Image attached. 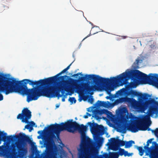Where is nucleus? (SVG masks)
<instances>
[{
  "mask_svg": "<svg viewBox=\"0 0 158 158\" xmlns=\"http://www.w3.org/2000/svg\"><path fill=\"white\" fill-rule=\"evenodd\" d=\"M15 92H17L22 95H27V101L29 102L33 100H37L41 96L47 97H52V94L48 90L42 89L41 86H38L31 89H28L27 85L28 83L32 85V80L25 79L21 81H16L13 78H9Z\"/></svg>",
  "mask_w": 158,
  "mask_h": 158,
  "instance_id": "7ed1b4c3",
  "label": "nucleus"
},
{
  "mask_svg": "<svg viewBox=\"0 0 158 158\" xmlns=\"http://www.w3.org/2000/svg\"><path fill=\"white\" fill-rule=\"evenodd\" d=\"M73 81H88L93 80L94 85H89L84 83L80 85L73 84L72 85L77 93L86 91L88 93L94 91L97 89L98 86L100 84H109L112 83L117 84L120 83L122 85L126 84L125 88H123L120 91L129 90L131 89L135 88L138 85L139 80H146V74L139 70L134 69L131 71H126L116 77L109 78H103L98 75L94 74H86L85 77L79 78V80H74L71 78Z\"/></svg>",
  "mask_w": 158,
  "mask_h": 158,
  "instance_id": "f03ea898",
  "label": "nucleus"
},
{
  "mask_svg": "<svg viewBox=\"0 0 158 158\" xmlns=\"http://www.w3.org/2000/svg\"><path fill=\"white\" fill-rule=\"evenodd\" d=\"M146 149V155L151 158H158V149Z\"/></svg>",
  "mask_w": 158,
  "mask_h": 158,
  "instance_id": "4468645a",
  "label": "nucleus"
},
{
  "mask_svg": "<svg viewBox=\"0 0 158 158\" xmlns=\"http://www.w3.org/2000/svg\"><path fill=\"white\" fill-rule=\"evenodd\" d=\"M43 136H41L40 135H39L37 137V138L38 139H40L41 138L43 139V138H42L43 137Z\"/></svg>",
  "mask_w": 158,
  "mask_h": 158,
  "instance_id": "c03bdc74",
  "label": "nucleus"
},
{
  "mask_svg": "<svg viewBox=\"0 0 158 158\" xmlns=\"http://www.w3.org/2000/svg\"><path fill=\"white\" fill-rule=\"evenodd\" d=\"M148 108L147 114L143 118V121H149L148 126L150 125L151 121L150 117H152L155 114L158 113V102L156 101L153 98H150L149 100L144 102L143 103L142 108L143 111L146 110Z\"/></svg>",
  "mask_w": 158,
  "mask_h": 158,
  "instance_id": "20e7f679",
  "label": "nucleus"
},
{
  "mask_svg": "<svg viewBox=\"0 0 158 158\" xmlns=\"http://www.w3.org/2000/svg\"><path fill=\"white\" fill-rule=\"evenodd\" d=\"M135 141L133 140H130L128 141H126V145H125V148H129L131 147L132 145V144H135Z\"/></svg>",
  "mask_w": 158,
  "mask_h": 158,
  "instance_id": "b1692460",
  "label": "nucleus"
},
{
  "mask_svg": "<svg viewBox=\"0 0 158 158\" xmlns=\"http://www.w3.org/2000/svg\"><path fill=\"white\" fill-rule=\"evenodd\" d=\"M99 158H109V153H104L103 154L100 155Z\"/></svg>",
  "mask_w": 158,
  "mask_h": 158,
  "instance_id": "bb28decb",
  "label": "nucleus"
},
{
  "mask_svg": "<svg viewBox=\"0 0 158 158\" xmlns=\"http://www.w3.org/2000/svg\"><path fill=\"white\" fill-rule=\"evenodd\" d=\"M25 128L29 130L30 132L33 129V127L30 125H27L25 127Z\"/></svg>",
  "mask_w": 158,
  "mask_h": 158,
  "instance_id": "c756f323",
  "label": "nucleus"
},
{
  "mask_svg": "<svg viewBox=\"0 0 158 158\" xmlns=\"http://www.w3.org/2000/svg\"><path fill=\"white\" fill-rule=\"evenodd\" d=\"M142 60H140V57H138L135 60V61L133 63L132 67L133 69H136L139 68V63L141 62Z\"/></svg>",
  "mask_w": 158,
  "mask_h": 158,
  "instance_id": "6ab92c4d",
  "label": "nucleus"
},
{
  "mask_svg": "<svg viewBox=\"0 0 158 158\" xmlns=\"http://www.w3.org/2000/svg\"><path fill=\"white\" fill-rule=\"evenodd\" d=\"M88 124L90 127V131L93 135L94 141L86 136L85 132L87 127L82 124L79 125L73 119L69 120L66 122L60 124L55 123L50 125L47 131L50 132L44 140L40 141L41 148H58L55 145L54 139L59 138L60 132L67 131L70 132H73L74 131H78L81 135V140L79 148H100L104 141V138L99 137L104 134V127L97 123L89 122Z\"/></svg>",
  "mask_w": 158,
  "mask_h": 158,
  "instance_id": "f257e3e1",
  "label": "nucleus"
},
{
  "mask_svg": "<svg viewBox=\"0 0 158 158\" xmlns=\"http://www.w3.org/2000/svg\"><path fill=\"white\" fill-rule=\"evenodd\" d=\"M28 149H0V156L5 158H27Z\"/></svg>",
  "mask_w": 158,
  "mask_h": 158,
  "instance_id": "39448f33",
  "label": "nucleus"
},
{
  "mask_svg": "<svg viewBox=\"0 0 158 158\" xmlns=\"http://www.w3.org/2000/svg\"><path fill=\"white\" fill-rule=\"evenodd\" d=\"M78 151L81 150H96L99 151L100 149H77Z\"/></svg>",
  "mask_w": 158,
  "mask_h": 158,
  "instance_id": "c85d7f7f",
  "label": "nucleus"
},
{
  "mask_svg": "<svg viewBox=\"0 0 158 158\" xmlns=\"http://www.w3.org/2000/svg\"><path fill=\"white\" fill-rule=\"evenodd\" d=\"M98 32V31H96V32H95L93 33V34H95V33H97Z\"/></svg>",
  "mask_w": 158,
  "mask_h": 158,
  "instance_id": "864d4df0",
  "label": "nucleus"
},
{
  "mask_svg": "<svg viewBox=\"0 0 158 158\" xmlns=\"http://www.w3.org/2000/svg\"><path fill=\"white\" fill-rule=\"evenodd\" d=\"M80 75H82V74H81V73H78L77 74H73V75L72 76V77H75L76 76H78Z\"/></svg>",
  "mask_w": 158,
  "mask_h": 158,
  "instance_id": "4c0bfd02",
  "label": "nucleus"
},
{
  "mask_svg": "<svg viewBox=\"0 0 158 158\" xmlns=\"http://www.w3.org/2000/svg\"><path fill=\"white\" fill-rule=\"evenodd\" d=\"M96 104L98 106H103L104 107H106L107 106V104L104 101H101L98 100Z\"/></svg>",
  "mask_w": 158,
  "mask_h": 158,
  "instance_id": "5701e85b",
  "label": "nucleus"
},
{
  "mask_svg": "<svg viewBox=\"0 0 158 158\" xmlns=\"http://www.w3.org/2000/svg\"><path fill=\"white\" fill-rule=\"evenodd\" d=\"M48 78L45 79H41L38 81H32L31 85L33 86L34 85L38 86L48 85L52 84L51 81H52L53 78Z\"/></svg>",
  "mask_w": 158,
  "mask_h": 158,
  "instance_id": "ddd939ff",
  "label": "nucleus"
},
{
  "mask_svg": "<svg viewBox=\"0 0 158 158\" xmlns=\"http://www.w3.org/2000/svg\"><path fill=\"white\" fill-rule=\"evenodd\" d=\"M106 98L108 99H110V97L109 96H107L106 97Z\"/></svg>",
  "mask_w": 158,
  "mask_h": 158,
  "instance_id": "3c124183",
  "label": "nucleus"
},
{
  "mask_svg": "<svg viewBox=\"0 0 158 158\" xmlns=\"http://www.w3.org/2000/svg\"><path fill=\"white\" fill-rule=\"evenodd\" d=\"M72 63L71 64H70L66 68L68 70L70 67V66L71 65Z\"/></svg>",
  "mask_w": 158,
  "mask_h": 158,
  "instance_id": "79ce46f5",
  "label": "nucleus"
},
{
  "mask_svg": "<svg viewBox=\"0 0 158 158\" xmlns=\"http://www.w3.org/2000/svg\"><path fill=\"white\" fill-rule=\"evenodd\" d=\"M131 155V154L129 153H128L127 155L128 156H130Z\"/></svg>",
  "mask_w": 158,
  "mask_h": 158,
  "instance_id": "8fccbe9b",
  "label": "nucleus"
},
{
  "mask_svg": "<svg viewBox=\"0 0 158 158\" xmlns=\"http://www.w3.org/2000/svg\"><path fill=\"white\" fill-rule=\"evenodd\" d=\"M59 84H60L61 85L63 86L64 87V89L63 90H61V93L62 94V96H64V97H65L66 96L68 95L67 93H65V94L64 95V91H69L70 92H71L73 90V89L72 88V87L68 85L70 84L69 83V84H64L63 83H61L60 82H59Z\"/></svg>",
  "mask_w": 158,
  "mask_h": 158,
  "instance_id": "dca6fc26",
  "label": "nucleus"
},
{
  "mask_svg": "<svg viewBox=\"0 0 158 158\" xmlns=\"http://www.w3.org/2000/svg\"><path fill=\"white\" fill-rule=\"evenodd\" d=\"M95 28H98V26H96V27H93L92 28H91V30L90 31V34H89V35H88L86 37H85L83 40H84L86 38H87L90 35H91V32L93 30H94V29H95Z\"/></svg>",
  "mask_w": 158,
  "mask_h": 158,
  "instance_id": "2f4dec72",
  "label": "nucleus"
},
{
  "mask_svg": "<svg viewBox=\"0 0 158 158\" xmlns=\"http://www.w3.org/2000/svg\"><path fill=\"white\" fill-rule=\"evenodd\" d=\"M150 47L152 49H156V43L153 42L152 44L150 45Z\"/></svg>",
  "mask_w": 158,
  "mask_h": 158,
  "instance_id": "473e14b6",
  "label": "nucleus"
},
{
  "mask_svg": "<svg viewBox=\"0 0 158 158\" xmlns=\"http://www.w3.org/2000/svg\"><path fill=\"white\" fill-rule=\"evenodd\" d=\"M146 81L148 82L149 84L158 89V74L153 75L150 74L149 76L146 74Z\"/></svg>",
  "mask_w": 158,
  "mask_h": 158,
  "instance_id": "f8f14e48",
  "label": "nucleus"
},
{
  "mask_svg": "<svg viewBox=\"0 0 158 158\" xmlns=\"http://www.w3.org/2000/svg\"><path fill=\"white\" fill-rule=\"evenodd\" d=\"M135 148H143V147L142 146L138 147V146H135Z\"/></svg>",
  "mask_w": 158,
  "mask_h": 158,
  "instance_id": "37998d69",
  "label": "nucleus"
},
{
  "mask_svg": "<svg viewBox=\"0 0 158 158\" xmlns=\"http://www.w3.org/2000/svg\"><path fill=\"white\" fill-rule=\"evenodd\" d=\"M124 109H125V110H126V108H124Z\"/></svg>",
  "mask_w": 158,
  "mask_h": 158,
  "instance_id": "4d7b16f0",
  "label": "nucleus"
},
{
  "mask_svg": "<svg viewBox=\"0 0 158 158\" xmlns=\"http://www.w3.org/2000/svg\"><path fill=\"white\" fill-rule=\"evenodd\" d=\"M86 114H87V115H88V117L89 116L90 117V116H91V114H89V113H88V112H86Z\"/></svg>",
  "mask_w": 158,
  "mask_h": 158,
  "instance_id": "49530a36",
  "label": "nucleus"
},
{
  "mask_svg": "<svg viewBox=\"0 0 158 158\" xmlns=\"http://www.w3.org/2000/svg\"><path fill=\"white\" fill-rule=\"evenodd\" d=\"M67 70H68L66 68H65L56 75L53 77H50V78H53V80L51 81L52 84L55 83L56 81H60V82L61 83H63L64 84H69V82L68 81L64 80L65 78L68 77L67 76L65 75L58 77L59 76L65 73Z\"/></svg>",
  "mask_w": 158,
  "mask_h": 158,
  "instance_id": "1a4fd4ad",
  "label": "nucleus"
},
{
  "mask_svg": "<svg viewBox=\"0 0 158 158\" xmlns=\"http://www.w3.org/2000/svg\"><path fill=\"white\" fill-rule=\"evenodd\" d=\"M143 119L140 123H137L136 124L130 125L129 127L130 131L134 133L136 132L139 130L146 131L147 129L148 131H150V128H148V127L149 126H148L149 121L147 120L146 121H143Z\"/></svg>",
  "mask_w": 158,
  "mask_h": 158,
  "instance_id": "423d86ee",
  "label": "nucleus"
},
{
  "mask_svg": "<svg viewBox=\"0 0 158 158\" xmlns=\"http://www.w3.org/2000/svg\"><path fill=\"white\" fill-rule=\"evenodd\" d=\"M94 117L96 120H98L100 118V117L96 114L95 115Z\"/></svg>",
  "mask_w": 158,
  "mask_h": 158,
  "instance_id": "58836bf2",
  "label": "nucleus"
},
{
  "mask_svg": "<svg viewBox=\"0 0 158 158\" xmlns=\"http://www.w3.org/2000/svg\"><path fill=\"white\" fill-rule=\"evenodd\" d=\"M65 97H63L62 99V102H64L65 101Z\"/></svg>",
  "mask_w": 158,
  "mask_h": 158,
  "instance_id": "de8ad7c7",
  "label": "nucleus"
},
{
  "mask_svg": "<svg viewBox=\"0 0 158 158\" xmlns=\"http://www.w3.org/2000/svg\"><path fill=\"white\" fill-rule=\"evenodd\" d=\"M139 151V154L140 156H142L144 153L145 152V155H146V149H137Z\"/></svg>",
  "mask_w": 158,
  "mask_h": 158,
  "instance_id": "393cba45",
  "label": "nucleus"
},
{
  "mask_svg": "<svg viewBox=\"0 0 158 158\" xmlns=\"http://www.w3.org/2000/svg\"><path fill=\"white\" fill-rule=\"evenodd\" d=\"M83 117L85 118H88L87 114H86V115L84 116Z\"/></svg>",
  "mask_w": 158,
  "mask_h": 158,
  "instance_id": "a18cd8bd",
  "label": "nucleus"
},
{
  "mask_svg": "<svg viewBox=\"0 0 158 158\" xmlns=\"http://www.w3.org/2000/svg\"><path fill=\"white\" fill-rule=\"evenodd\" d=\"M108 94H110V92L111 90V88L110 87H108L106 88V90Z\"/></svg>",
  "mask_w": 158,
  "mask_h": 158,
  "instance_id": "c9c22d12",
  "label": "nucleus"
},
{
  "mask_svg": "<svg viewBox=\"0 0 158 158\" xmlns=\"http://www.w3.org/2000/svg\"><path fill=\"white\" fill-rule=\"evenodd\" d=\"M152 132L154 133L155 135H157L158 134V128H156L155 130H151Z\"/></svg>",
  "mask_w": 158,
  "mask_h": 158,
  "instance_id": "72a5a7b5",
  "label": "nucleus"
},
{
  "mask_svg": "<svg viewBox=\"0 0 158 158\" xmlns=\"http://www.w3.org/2000/svg\"><path fill=\"white\" fill-rule=\"evenodd\" d=\"M125 131L124 132H123V133H125Z\"/></svg>",
  "mask_w": 158,
  "mask_h": 158,
  "instance_id": "052dcab7",
  "label": "nucleus"
},
{
  "mask_svg": "<svg viewBox=\"0 0 158 158\" xmlns=\"http://www.w3.org/2000/svg\"><path fill=\"white\" fill-rule=\"evenodd\" d=\"M121 94H125L127 96L129 95H131L133 96H137L139 97L140 93L137 92L136 91L132 89L129 90H126L125 91H120Z\"/></svg>",
  "mask_w": 158,
  "mask_h": 158,
  "instance_id": "f3484780",
  "label": "nucleus"
},
{
  "mask_svg": "<svg viewBox=\"0 0 158 158\" xmlns=\"http://www.w3.org/2000/svg\"><path fill=\"white\" fill-rule=\"evenodd\" d=\"M107 150H113L114 151H116L118 150V156L119 155L123 156L124 155V149H107Z\"/></svg>",
  "mask_w": 158,
  "mask_h": 158,
  "instance_id": "aec40b11",
  "label": "nucleus"
},
{
  "mask_svg": "<svg viewBox=\"0 0 158 158\" xmlns=\"http://www.w3.org/2000/svg\"><path fill=\"white\" fill-rule=\"evenodd\" d=\"M69 100L72 103H75L76 102V100L74 97H70Z\"/></svg>",
  "mask_w": 158,
  "mask_h": 158,
  "instance_id": "cd10ccee",
  "label": "nucleus"
},
{
  "mask_svg": "<svg viewBox=\"0 0 158 158\" xmlns=\"http://www.w3.org/2000/svg\"><path fill=\"white\" fill-rule=\"evenodd\" d=\"M59 105H56V108H58V107H59Z\"/></svg>",
  "mask_w": 158,
  "mask_h": 158,
  "instance_id": "5fc2aeb1",
  "label": "nucleus"
},
{
  "mask_svg": "<svg viewBox=\"0 0 158 158\" xmlns=\"http://www.w3.org/2000/svg\"><path fill=\"white\" fill-rule=\"evenodd\" d=\"M60 148H62V147H60Z\"/></svg>",
  "mask_w": 158,
  "mask_h": 158,
  "instance_id": "13d9d810",
  "label": "nucleus"
},
{
  "mask_svg": "<svg viewBox=\"0 0 158 158\" xmlns=\"http://www.w3.org/2000/svg\"><path fill=\"white\" fill-rule=\"evenodd\" d=\"M126 142L114 138H111L107 144L108 146L107 148H121L120 147L125 146Z\"/></svg>",
  "mask_w": 158,
  "mask_h": 158,
  "instance_id": "0eeeda50",
  "label": "nucleus"
},
{
  "mask_svg": "<svg viewBox=\"0 0 158 158\" xmlns=\"http://www.w3.org/2000/svg\"><path fill=\"white\" fill-rule=\"evenodd\" d=\"M127 36H123V39H125L127 38Z\"/></svg>",
  "mask_w": 158,
  "mask_h": 158,
  "instance_id": "603ef678",
  "label": "nucleus"
},
{
  "mask_svg": "<svg viewBox=\"0 0 158 158\" xmlns=\"http://www.w3.org/2000/svg\"><path fill=\"white\" fill-rule=\"evenodd\" d=\"M153 139H148L143 148H158V144L155 141L152 142Z\"/></svg>",
  "mask_w": 158,
  "mask_h": 158,
  "instance_id": "2eb2a0df",
  "label": "nucleus"
},
{
  "mask_svg": "<svg viewBox=\"0 0 158 158\" xmlns=\"http://www.w3.org/2000/svg\"><path fill=\"white\" fill-rule=\"evenodd\" d=\"M93 94V93L92 92V93H90V94Z\"/></svg>",
  "mask_w": 158,
  "mask_h": 158,
  "instance_id": "6e6d98bb",
  "label": "nucleus"
},
{
  "mask_svg": "<svg viewBox=\"0 0 158 158\" xmlns=\"http://www.w3.org/2000/svg\"><path fill=\"white\" fill-rule=\"evenodd\" d=\"M139 97L143 99L146 100V101L148 100V98L150 96L149 94H142L140 93ZM146 101L144 102H145Z\"/></svg>",
  "mask_w": 158,
  "mask_h": 158,
  "instance_id": "4be33fe9",
  "label": "nucleus"
},
{
  "mask_svg": "<svg viewBox=\"0 0 158 158\" xmlns=\"http://www.w3.org/2000/svg\"><path fill=\"white\" fill-rule=\"evenodd\" d=\"M88 102L91 104H92L94 101V99L93 98H90L88 100Z\"/></svg>",
  "mask_w": 158,
  "mask_h": 158,
  "instance_id": "e433bc0d",
  "label": "nucleus"
},
{
  "mask_svg": "<svg viewBox=\"0 0 158 158\" xmlns=\"http://www.w3.org/2000/svg\"><path fill=\"white\" fill-rule=\"evenodd\" d=\"M31 150L36 151L38 149H30Z\"/></svg>",
  "mask_w": 158,
  "mask_h": 158,
  "instance_id": "09e8293b",
  "label": "nucleus"
},
{
  "mask_svg": "<svg viewBox=\"0 0 158 158\" xmlns=\"http://www.w3.org/2000/svg\"><path fill=\"white\" fill-rule=\"evenodd\" d=\"M104 111L107 112L108 113H111L110 111L105 109L101 110H97V113L98 114H104L105 112Z\"/></svg>",
  "mask_w": 158,
  "mask_h": 158,
  "instance_id": "a878e982",
  "label": "nucleus"
},
{
  "mask_svg": "<svg viewBox=\"0 0 158 158\" xmlns=\"http://www.w3.org/2000/svg\"><path fill=\"white\" fill-rule=\"evenodd\" d=\"M31 124V126H33L35 125V123L33 121H31L30 122Z\"/></svg>",
  "mask_w": 158,
  "mask_h": 158,
  "instance_id": "ea45409f",
  "label": "nucleus"
},
{
  "mask_svg": "<svg viewBox=\"0 0 158 158\" xmlns=\"http://www.w3.org/2000/svg\"><path fill=\"white\" fill-rule=\"evenodd\" d=\"M128 152L127 151H125L124 150V156H127V154H128Z\"/></svg>",
  "mask_w": 158,
  "mask_h": 158,
  "instance_id": "a19ab883",
  "label": "nucleus"
},
{
  "mask_svg": "<svg viewBox=\"0 0 158 158\" xmlns=\"http://www.w3.org/2000/svg\"><path fill=\"white\" fill-rule=\"evenodd\" d=\"M121 100L122 102H128L130 103L131 105L133 106H135L136 102V101L134 99L128 98L127 97L122 98Z\"/></svg>",
  "mask_w": 158,
  "mask_h": 158,
  "instance_id": "a211bd4d",
  "label": "nucleus"
},
{
  "mask_svg": "<svg viewBox=\"0 0 158 158\" xmlns=\"http://www.w3.org/2000/svg\"><path fill=\"white\" fill-rule=\"evenodd\" d=\"M109 158H118V152H109Z\"/></svg>",
  "mask_w": 158,
  "mask_h": 158,
  "instance_id": "412c9836",
  "label": "nucleus"
},
{
  "mask_svg": "<svg viewBox=\"0 0 158 158\" xmlns=\"http://www.w3.org/2000/svg\"><path fill=\"white\" fill-rule=\"evenodd\" d=\"M31 112L27 108H25L22 111V113L19 114L17 116L18 119H22V122L27 123L28 120L31 118Z\"/></svg>",
  "mask_w": 158,
  "mask_h": 158,
  "instance_id": "9d476101",
  "label": "nucleus"
},
{
  "mask_svg": "<svg viewBox=\"0 0 158 158\" xmlns=\"http://www.w3.org/2000/svg\"><path fill=\"white\" fill-rule=\"evenodd\" d=\"M68 149L69 150L70 149H69V148H68L67 149Z\"/></svg>",
  "mask_w": 158,
  "mask_h": 158,
  "instance_id": "bf43d9fd",
  "label": "nucleus"
},
{
  "mask_svg": "<svg viewBox=\"0 0 158 158\" xmlns=\"http://www.w3.org/2000/svg\"><path fill=\"white\" fill-rule=\"evenodd\" d=\"M59 84V85L56 88L52 86H50L47 89L44 90H48L52 94V97H48L49 98H52L55 95L58 98L62 97V95L60 94V92L61 90L64 89V87L60 84Z\"/></svg>",
  "mask_w": 158,
  "mask_h": 158,
  "instance_id": "9b49d317",
  "label": "nucleus"
},
{
  "mask_svg": "<svg viewBox=\"0 0 158 158\" xmlns=\"http://www.w3.org/2000/svg\"><path fill=\"white\" fill-rule=\"evenodd\" d=\"M46 127H45L43 131H40L38 132V133L41 136H43L44 132L45 131Z\"/></svg>",
  "mask_w": 158,
  "mask_h": 158,
  "instance_id": "7c9ffc66",
  "label": "nucleus"
},
{
  "mask_svg": "<svg viewBox=\"0 0 158 158\" xmlns=\"http://www.w3.org/2000/svg\"><path fill=\"white\" fill-rule=\"evenodd\" d=\"M64 149H45V151L46 150H52V151H59L62 150Z\"/></svg>",
  "mask_w": 158,
  "mask_h": 158,
  "instance_id": "f704fd0d",
  "label": "nucleus"
},
{
  "mask_svg": "<svg viewBox=\"0 0 158 158\" xmlns=\"http://www.w3.org/2000/svg\"><path fill=\"white\" fill-rule=\"evenodd\" d=\"M67 70H68L66 68H65L56 75L53 77H50V78H53V80L51 81L52 84L55 83L56 81H60V82L61 83H63L64 84H69V82L68 81L64 80L65 78L68 77L67 76L65 75L58 77L59 76L65 73Z\"/></svg>",
  "mask_w": 158,
  "mask_h": 158,
  "instance_id": "6e6552de",
  "label": "nucleus"
}]
</instances>
